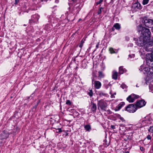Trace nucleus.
Here are the masks:
<instances>
[{
    "instance_id": "obj_41",
    "label": "nucleus",
    "mask_w": 153,
    "mask_h": 153,
    "mask_svg": "<svg viewBox=\"0 0 153 153\" xmlns=\"http://www.w3.org/2000/svg\"><path fill=\"white\" fill-rule=\"evenodd\" d=\"M55 2L56 3H58L59 2V0H55Z\"/></svg>"
},
{
    "instance_id": "obj_15",
    "label": "nucleus",
    "mask_w": 153,
    "mask_h": 153,
    "mask_svg": "<svg viewBox=\"0 0 153 153\" xmlns=\"http://www.w3.org/2000/svg\"><path fill=\"white\" fill-rule=\"evenodd\" d=\"M126 71L125 69L123 68V66H120L119 68V72L120 74H123Z\"/></svg>"
},
{
    "instance_id": "obj_35",
    "label": "nucleus",
    "mask_w": 153,
    "mask_h": 153,
    "mask_svg": "<svg viewBox=\"0 0 153 153\" xmlns=\"http://www.w3.org/2000/svg\"><path fill=\"white\" fill-rule=\"evenodd\" d=\"M57 130L58 131V132H62V130L60 128H58L57 129Z\"/></svg>"
},
{
    "instance_id": "obj_20",
    "label": "nucleus",
    "mask_w": 153,
    "mask_h": 153,
    "mask_svg": "<svg viewBox=\"0 0 153 153\" xmlns=\"http://www.w3.org/2000/svg\"><path fill=\"white\" fill-rule=\"evenodd\" d=\"M149 0H143L142 1V4L143 5H145L147 4Z\"/></svg>"
},
{
    "instance_id": "obj_38",
    "label": "nucleus",
    "mask_w": 153,
    "mask_h": 153,
    "mask_svg": "<svg viewBox=\"0 0 153 153\" xmlns=\"http://www.w3.org/2000/svg\"><path fill=\"white\" fill-rule=\"evenodd\" d=\"M111 128L113 129H115V126H114V125H111Z\"/></svg>"
},
{
    "instance_id": "obj_42",
    "label": "nucleus",
    "mask_w": 153,
    "mask_h": 153,
    "mask_svg": "<svg viewBox=\"0 0 153 153\" xmlns=\"http://www.w3.org/2000/svg\"><path fill=\"white\" fill-rule=\"evenodd\" d=\"M142 123L143 124H144V123H146V121L144 120H143L142 121Z\"/></svg>"
},
{
    "instance_id": "obj_29",
    "label": "nucleus",
    "mask_w": 153,
    "mask_h": 153,
    "mask_svg": "<svg viewBox=\"0 0 153 153\" xmlns=\"http://www.w3.org/2000/svg\"><path fill=\"white\" fill-rule=\"evenodd\" d=\"M99 95L100 96H106V94L103 93V92H101L99 93Z\"/></svg>"
},
{
    "instance_id": "obj_3",
    "label": "nucleus",
    "mask_w": 153,
    "mask_h": 153,
    "mask_svg": "<svg viewBox=\"0 0 153 153\" xmlns=\"http://www.w3.org/2000/svg\"><path fill=\"white\" fill-rule=\"evenodd\" d=\"M150 67L152 68H151L148 67H145L144 65H142L140 66L139 70L147 76L153 74V65L150 66Z\"/></svg>"
},
{
    "instance_id": "obj_37",
    "label": "nucleus",
    "mask_w": 153,
    "mask_h": 153,
    "mask_svg": "<svg viewBox=\"0 0 153 153\" xmlns=\"http://www.w3.org/2000/svg\"><path fill=\"white\" fill-rule=\"evenodd\" d=\"M15 4H17L19 2V0H15Z\"/></svg>"
},
{
    "instance_id": "obj_1",
    "label": "nucleus",
    "mask_w": 153,
    "mask_h": 153,
    "mask_svg": "<svg viewBox=\"0 0 153 153\" xmlns=\"http://www.w3.org/2000/svg\"><path fill=\"white\" fill-rule=\"evenodd\" d=\"M143 41H138L137 45L139 46H142L140 50V53L141 55L144 56L145 55V52H148L150 50L148 48L153 46V38H149L148 39H145Z\"/></svg>"
},
{
    "instance_id": "obj_48",
    "label": "nucleus",
    "mask_w": 153,
    "mask_h": 153,
    "mask_svg": "<svg viewBox=\"0 0 153 153\" xmlns=\"http://www.w3.org/2000/svg\"><path fill=\"white\" fill-rule=\"evenodd\" d=\"M126 153H129V152H126Z\"/></svg>"
},
{
    "instance_id": "obj_14",
    "label": "nucleus",
    "mask_w": 153,
    "mask_h": 153,
    "mask_svg": "<svg viewBox=\"0 0 153 153\" xmlns=\"http://www.w3.org/2000/svg\"><path fill=\"white\" fill-rule=\"evenodd\" d=\"M112 78L113 79L116 80L117 78V71H114L113 72Z\"/></svg>"
},
{
    "instance_id": "obj_30",
    "label": "nucleus",
    "mask_w": 153,
    "mask_h": 153,
    "mask_svg": "<svg viewBox=\"0 0 153 153\" xmlns=\"http://www.w3.org/2000/svg\"><path fill=\"white\" fill-rule=\"evenodd\" d=\"M119 119L122 121V122H123L125 121V120H124V118L120 116V115H119Z\"/></svg>"
},
{
    "instance_id": "obj_9",
    "label": "nucleus",
    "mask_w": 153,
    "mask_h": 153,
    "mask_svg": "<svg viewBox=\"0 0 153 153\" xmlns=\"http://www.w3.org/2000/svg\"><path fill=\"white\" fill-rule=\"evenodd\" d=\"M39 18V16L37 14H36L32 16L30 20V23L32 22H36Z\"/></svg>"
},
{
    "instance_id": "obj_21",
    "label": "nucleus",
    "mask_w": 153,
    "mask_h": 153,
    "mask_svg": "<svg viewBox=\"0 0 153 153\" xmlns=\"http://www.w3.org/2000/svg\"><path fill=\"white\" fill-rule=\"evenodd\" d=\"M149 86L150 91L153 93V85L152 84H150Z\"/></svg>"
},
{
    "instance_id": "obj_50",
    "label": "nucleus",
    "mask_w": 153,
    "mask_h": 153,
    "mask_svg": "<svg viewBox=\"0 0 153 153\" xmlns=\"http://www.w3.org/2000/svg\"><path fill=\"white\" fill-rule=\"evenodd\" d=\"M24 25V26H26V25Z\"/></svg>"
},
{
    "instance_id": "obj_51",
    "label": "nucleus",
    "mask_w": 153,
    "mask_h": 153,
    "mask_svg": "<svg viewBox=\"0 0 153 153\" xmlns=\"http://www.w3.org/2000/svg\"><path fill=\"white\" fill-rule=\"evenodd\" d=\"M93 81V79L92 80V82Z\"/></svg>"
},
{
    "instance_id": "obj_33",
    "label": "nucleus",
    "mask_w": 153,
    "mask_h": 153,
    "mask_svg": "<svg viewBox=\"0 0 153 153\" xmlns=\"http://www.w3.org/2000/svg\"><path fill=\"white\" fill-rule=\"evenodd\" d=\"M147 138L148 140H150L151 139V136L150 135H148L147 137Z\"/></svg>"
},
{
    "instance_id": "obj_8",
    "label": "nucleus",
    "mask_w": 153,
    "mask_h": 153,
    "mask_svg": "<svg viewBox=\"0 0 153 153\" xmlns=\"http://www.w3.org/2000/svg\"><path fill=\"white\" fill-rule=\"evenodd\" d=\"M146 104V102L143 100L137 101L136 103L135 106L137 108H140L144 106Z\"/></svg>"
},
{
    "instance_id": "obj_11",
    "label": "nucleus",
    "mask_w": 153,
    "mask_h": 153,
    "mask_svg": "<svg viewBox=\"0 0 153 153\" xmlns=\"http://www.w3.org/2000/svg\"><path fill=\"white\" fill-rule=\"evenodd\" d=\"M94 84L95 88L97 89L100 88L101 86V83L100 82L97 80L94 81Z\"/></svg>"
},
{
    "instance_id": "obj_40",
    "label": "nucleus",
    "mask_w": 153,
    "mask_h": 153,
    "mask_svg": "<svg viewBox=\"0 0 153 153\" xmlns=\"http://www.w3.org/2000/svg\"><path fill=\"white\" fill-rule=\"evenodd\" d=\"M99 47V43H97V44L96 45V48H97Z\"/></svg>"
},
{
    "instance_id": "obj_10",
    "label": "nucleus",
    "mask_w": 153,
    "mask_h": 153,
    "mask_svg": "<svg viewBox=\"0 0 153 153\" xmlns=\"http://www.w3.org/2000/svg\"><path fill=\"white\" fill-rule=\"evenodd\" d=\"M9 136V134L7 131L5 130H4L2 133L1 134V139L7 138Z\"/></svg>"
},
{
    "instance_id": "obj_28",
    "label": "nucleus",
    "mask_w": 153,
    "mask_h": 153,
    "mask_svg": "<svg viewBox=\"0 0 153 153\" xmlns=\"http://www.w3.org/2000/svg\"><path fill=\"white\" fill-rule=\"evenodd\" d=\"M66 104L67 105H71V103L70 100H67L66 101Z\"/></svg>"
},
{
    "instance_id": "obj_16",
    "label": "nucleus",
    "mask_w": 153,
    "mask_h": 153,
    "mask_svg": "<svg viewBox=\"0 0 153 153\" xmlns=\"http://www.w3.org/2000/svg\"><path fill=\"white\" fill-rule=\"evenodd\" d=\"M124 105L125 103L124 102H120L117 106V109H116L115 111L119 110Z\"/></svg>"
},
{
    "instance_id": "obj_4",
    "label": "nucleus",
    "mask_w": 153,
    "mask_h": 153,
    "mask_svg": "<svg viewBox=\"0 0 153 153\" xmlns=\"http://www.w3.org/2000/svg\"><path fill=\"white\" fill-rule=\"evenodd\" d=\"M97 105L98 109L102 111H105L108 106L106 101L103 100H98Z\"/></svg>"
},
{
    "instance_id": "obj_6",
    "label": "nucleus",
    "mask_w": 153,
    "mask_h": 153,
    "mask_svg": "<svg viewBox=\"0 0 153 153\" xmlns=\"http://www.w3.org/2000/svg\"><path fill=\"white\" fill-rule=\"evenodd\" d=\"M137 108L134 105L132 104L128 105L125 108V110L130 113H134L136 111Z\"/></svg>"
},
{
    "instance_id": "obj_31",
    "label": "nucleus",
    "mask_w": 153,
    "mask_h": 153,
    "mask_svg": "<svg viewBox=\"0 0 153 153\" xmlns=\"http://www.w3.org/2000/svg\"><path fill=\"white\" fill-rule=\"evenodd\" d=\"M152 60H153V61H151V64H152L153 65V51H152Z\"/></svg>"
},
{
    "instance_id": "obj_19",
    "label": "nucleus",
    "mask_w": 153,
    "mask_h": 153,
    "mask_svg": "<svg viewBox=\"0 0 153 153\" xmlns=\"http://www.w3.org/2000/svg\"><path fill=\"white\" fill-rule=\"evenodd\" d=\"M84 128L87 131H89L91 129V127L90 125H87L85 126Z\"/></svg>"
},
{
    "instance_id": "obj_27",
    "label": "nucleus",
    "mask_w": 153,
    "mask_h": 153,
    "mask_svg": "<svg viewBox=\"0 0 153 153\" xmlns=\"http://www.w3.org/2000/svg\"><path fill=\"white\" fill-rule=\"evenodd\" d=\"M103 7H100V8L99 10H98V11L97 13L98 14H100L102 12V10L103 9Z\"/></svg>"
},
{
    "instance_id": "obj_22",
    "label": "nucleus",
    "mask_w": 153,
    "mask_h": 153,
    "mask_svg": "<svg viewBox=\"0 0 153 153\" xmlns=\"http://www.w3.org/2000/svg\"><path fill=\"white\" fill-rule=\"evenodd\" d=\"M148 131L151 133H152L153 132V126H151L148 129Z\"/></svg>"
},
{
    "instance_id": "obj_17",
    "label": "nucleus",
    "mask_w": 153,
    "mask_h": 153,
    "mask_svg": "<svg viewBox=\"0 0 153 153\" xmlns=\"http://www.w3.org/2000/svg\"><path fill=\"white\" fill-rule=\"evenodd\" d=\"M114 27L117 30H119L120 28V26L119 23H117L114 25Z\"/></svg>"
},
{
    "instance_id": "obj_12",
    "label": "nucleus",
    "mask_w": 153,
    "mask_h": 153,
    "mask_svg": "<svg viewBox=\"0 0 153 153\" xmlns=\"http://www.w3.org/2000/svg\"><path fill=\"white\" fill-rule=\"evenodd\" d=\"M133 7L134 8H137L138 9H141L142 8V7L141 4L138 2L135 3L133 4Z\"/></svg>"
},
{
    "instance_id": "obj_2",
    "label": "nucleus",
    "mask_w": 153,
    "mask_h": 153,
    "mask_svg": "<svg viewBox=\"0 0 153 153\" xmlns=\"http://www.w3.org/2000/svg\"><path fill=\"white\" fill-rule=\"evenodd\" d=\"M137 30L141 34L138 41H143V40H146L149 38H151V33L149 29L143 27L142 25H140L137 27Z\"/></svg>"
},
{
    "instance_id": "obj_45",
    "label": "nucleus",
    "mask_w": 153,
    "mask_h": 153,
    "mask_svg": "<svg viewBox=\"0 0 153 153\" xmlns=\"http://www.w3.org/2000/svg\"><path fill=\"white\" fill-rule=\"evenodd\" d=\"M81 44H83V43L84 42H83V40H82L81 41Z\"/></svg>"
},
{
    "instance_id": "obj_43",
    "label": "nucleus",
    "mask_w": 153,
    "mask_h": 153,
    "mask_svg": "<svg viewBox=\"0 0 153 153\" xmlns=\"http://www.w3.org/2000/svg\"><path fill=\"white\" fill-rule=\"evenodd\" d=\"M114 30H115L114 27H113L112 29V31H114Z\"/></svg>"
},
{
    "instance_id": "obj_34",
    "label": "nucleus",
    "mask_w": 153,
    "mask_h": 153,
    "mask_svg": "<svg viewBox=\"0 0 153 153\" xmlns=\"http://www.w3.org/2000/svg\"><path fill=\"white\" fill-rule=\"evenodd\" d=\"M140 150L142 151H143L144 150V148L142 147H140Z\"/></svg>"
},
{
    "instance_id": "obj_24",
    "label": "nucleus",
    "mask_w": 153,
    "mask_h": 153,
    "mask_svg": "<svg viewBox=\"0 0 153 153\" xmlns=\"http://www.w3.org/2000/svg\"><path fill=\"white\" fill-rule=\"evenodd\" d=\"M110 53L111 54L115 53L114 49L112 48H110L109 49Z\"/></svg>"
},
{
    "instance_id": "obj_18",
    "label": "nucleus",
    "mask_w": 153,
    "mask_h": 153,
    "mask_svg": "<svg viewBox=\"0 0 153 153\" xmlns=\"http://www.w3.org/2000/svg\"><path fill=\"white\" fill-rule=\"evenodd\" d=\"M98 77L100 78H103L104 76V74L102 73V72L100 71H99L98 72Z\"/></svg>"
},
{
    "instance_id": "obj_46",
    "label": "nucleus",
    "mask_w": 153,
    "mask_h": 153,
    "mask_svg": "<svg viewBox=\"0 0 153 153\" xmlns=\"http://www.w3.org/2000/svg\"><path fill=\"white\" fill-rule=\"evenodd\" d=\"M81 19H79L78 20V22H79V21H81Z\"/></svg>"
},
{
    "instance_id": "obj_49",
    "label": "nucleus",
    "mask_w": 153,
    "mask_h": 153,
    "mask_svg": "<svg viewBox=\"0 0 153 153\" xmlns=\"http://www.w3.org/2000/svg\"><path fill=\"white\" fill-rule=\"evenodd\" d=\"M136 86L137 87H138V86H137V85H136Z\"/></svg>"
},
{
    "instance_id": "obj_7",
    "label": "nucleus",
    "mask_w": 153,
    "mask_h": 153,
    "mask_svg": "<svg viewBox=\"0 0 153 153\" xmlns=\"http://www.w3.org/2000/svg\"><path fill=\"white\" fill-rule=\"evenodd\" d=\"M139 96L134 94L129 95L126 99L129 102H133L135 99H137Z\"/></svg>"
},
{
    "instance_id": "obj_5",
    "label": "nucleus",
    "mask_w": 153,
    "mask_h": 153,
    "mask_svg": "<svg viewBox=\"0 0 153 153\" xmlns=\"http://www.w3.org/2000/svg\"><path fill=\"white\" fill-rule=\"evenodd\" d=\"M145 25L149 28L153 27V20L144 18L142 20Z\"/></svg>"
},
{
    "instance_id": "obj_47",
    "label": "nucleus",
    "mask_w": 153,
    "mask_h": 153,
    "mask_svg": "<svg viewBox=\"0 0 153 153\" xmlns=\"http://www.w3.org/2000/svg\"><path fill=\"white\" fill-rule=\"evenodd\" d=\"M116 93H114V94L113 95H116Z\"/></svg>"
},
{
    "instance_id": "obj_26",
    "label": "nucleus",
    "mask_w": 153,
    "mask_h": 153,
    "mask_svg": "<svg viewBox=\"0 0 153 153\" xmlns=\"http://www.w3.org/2000/svg\"><path fill=\"white\" fill-rule=\"evenodd\" d=\"M134 56H135L134 54H129L128 55L129 58H130V59H132V58H134Z\"/></svg>"
},
{
    "instance_id": "obj_36",
    "label": "nucleus",
    "mask_w": 153,
    "mask_h": 153,
    "mask_svg": "<svg viewBox=\"0 0 153 153\" xmlns=\"http://www.w3.org/2000/svg\"><path fill=\"white\" fill-rule=\"evenodd\" d=\"M110 94H111V98H114L115 97H114V95L113 94H112L111 93V92H110Z\"/></svg>"
},
{
    "instance_id": "obj_23",
    "label": "nucleus",
    "mask_w": 153,
    "mask_h": 153,
    "mask_svg": "<svg viewBox=\"0 0 153 153\" xmlns=\"http://www.w3.org/2000/svg\"><path fill=\"white\" fill-rule=\"evenodd\" d=\"M123 89H126L127 87L126 85L124 83H123L120 86Z\"/></svg>"
},
{
    "instance_id": "obj_13",
    "label": "nucleus",
    "mask_w": 153,
    "mask_h": 153,
    "mask_svg": "<svg viewBox=\"0 0 153 153\" xmlns=\"http://www.w3.org/2000/svg\"><path fill=\"white\" fill-rule=\"evenodd\" d=\"M91 110L93 112H95L97 109V107L96 104L94 103L91 102Z\"/></svg>"
},
{
    "instance_id": "obj_44",
    "label": "nucleus",
    "mask_w": 153,
    "mask_h": 153,
    "mask_svg": "<svg viewBox=\"0 0 153 153\" xmlns=\"http://www.w3.org/2000/svg\"><path fill=\"white\" fill-rule=\"evenodd\" d=\"M82 44H83L81 43L79 45V47H82Z\"/></svg>"
},
{
    "instance_id": "obj_32",
    "label": "nucleus",
    "mask_w": 153,
    "mask_h": 153,
    "mask_svg": "<svg viewBox=\"0 0 153 153\" xmlns=\"http://www.w3.org/2000/svg\"><path fill=\"white\" fill-rule=\"evenodd\" d=\"M103 0H100L99 1L97 2L96 3V4L97 5L101 3L102 2Z\"/></svg>"
},
{
    "instance_id": "obj_25",
    "label": "nucleus",
    "mask_w": 153,
    "mask_h": 153,
    "mask_svg": "<svg viewBox=\"0 0 153 153\" xmlns=\"http://www.w3.org/2000/svg\"><path fill=\"white\" fill-rule=\"evenodd\" d=\"M88 94L90 97H92L93 95V93L92 90H89V91L88 92Z\"/></svg>"
},
{
    "instance_id": "obj_39",
    "label": "nucleus",
    "mask_w": 153,
    "mask_h": 153,
    "mask_svg": "<svg viewBox=\"0 0 153 153\" xmlns=\"http://www.w3.org/2000/svg\"><path fill=\"white\" fill-rule=\"evenodd\" d=\"M77 0H72L73 2H74V3L76 2Z\"/></svg>"
}]
</instances>
